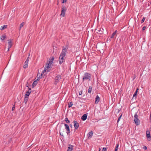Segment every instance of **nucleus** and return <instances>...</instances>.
Returning <instances> with one entry per match:
<instances>
[{
    "label": "nucleus",
    "mask_w": 151,
    "mask_h": 151,
    "mask_svg": "<svg viewBox=\"0 0 151 151\" xmlns=\"http://www.w3.org/2000/svg\"><path fill=\"white\" fill-rule=\"evenodd\" d=\"M68 49V47H63L62 51L59 57V64H61L63 62L67 50Z\"/></svg>",
    "instance_id": "nucleus-1"
},
{
    "label": "nucleus",
    "mask_w": 151,
    "mask_h": 151,
    "mask_svg": "<svg viewBox=\"0 0 151 151\" xmlns=\"http://www.w3.org/2000/svg\"><path fill=\"white\" fill-rule=\"evenodd\" d=\"M54 60V58L53 57L51 59H50V61L47 62V64L44 68L47 70V72H49L50 70V69L51 67Z\"/></svg>",
    "instance_id": "nucleus-2"
},
{
    "label": "nucleus",
    "mask_w": 151,
    "mask_h": 151,
    "mask_svg": "<svg viewBox=\"0 0 151 151\" xmlns=\"http://www.w3.org/2000/svg\"><path fill=\"white\" fill-rule=\"evenodd\" d=\"M91 75L87 73H85L83 77V80H91Z\"/></svg>",
    "instance_id": "nucleus-3"
},
{
    "label": "nucleus",
    "mask_w": 151,
    "mask_h": 151,
    "mask_svg": "<svg viewBox=\"0 0 151 151\" xmlns=\"http://www.w3.org/2000/svg\"><path fill=\"white\" fill-rule=\"evenodd\" d=\"M134 121L137 125H138L140 124V121L138 118V115L137 113L135 114L134 115Z\"/></svg>",
    "instance_id": "nucleus-4"
},
{
    "label": "nucleus",
    "mask_w": 151,
    "mask_h": 151,
    "mask_svg": "<svg viewBox=\"0 0 151 151\" xmlns=\"http://www.w3.org/2000/svg\"><path fill=\"white\" fill-rule=\"evenodd\" d=\"M66 8L64 6H62V8L61 10V13L60 16L64 17L65 16V13L66 11Z\"/></svg>",
    "instance_id": "nucleus-5"
},
{
    "label": "nucleus",
    "mask_w": 151,
    "mask_h": 151,
    "mask_svg": "<svg viewBox=\"0 0 151 151\" xmlns=\"http://www.w3.org/2000/svg\"><path fill=\"white\" fill-rule=\"evenodd\" d=\"M65 128L66 131V133L68 134L70 133V129L69 126L67 124H65Z\"/></svg>",
    "instance_id": "nucleus-6"
},
{
    "label": "nucleus",
    "mask_w": 151,
    "mask_h": 151,
    "mask_svg": "<svg viewBox=\"0 0 151 151\" xmlns=\"http://www.w3.org/2000/svg\"><path fill=\"white\" fill-rule=\"evenodd\" d=\"M59 130L60 135L63 136V132L64 131V127L60 126L59 127Z\"/></svg>",
    "instance_id": "nucleus-7"
},
{
    "label": "nucleus",
    "mask_w": 151,
    "mask_h": 151,
    "mask_svg": "<svg viewBox=\"0 0 151 151\" xmlns=\"http://www.w3.org/2000/svg\"><path fill=\"white\" fill-rule=\"evenodd\" d=\"M74 126L75 129H77L79 127L78 123L76 121H74L73 122Z\"/></svg>",
    "instance_id": "nucleus-8"
},
{
    "label": "nucleus",
    "mask_w": 151,
    "mask_h": 151,
    "mask_svg": "<svg viewBox=\"0 0 151 151\" xmlns=\"http://www.w3.org/2000/svg\"><path fill=\"white\" fill-rule=\"evenodd\" d=\"M146 134L147 139L148 141H150L151 139L150 132V131H147L146 132Z\"/></svg>",
    "instance_id": "nucleus-9"
},
{
    "label": "nucleus",
    "mask_w": 151,
    "mask_h": 151,
    "mask_svg": "<svg viewBox=\"0 0 151 151\" xmlns=\"http://www.w3.org/2000/svg\"><path fill=\"white\" fill-rule=\"evenodd\" d=\"M61 79V77L60 76H56L55 78V84H56L58 83L59 80Z\"/></svg>",
    "instance_id": "nucleus-10"
},
{
    "label": "nucleus",
    "mask_w": 151,
    "mask_h": 151,
    "mask_svg": "<svg viewBox=\"0 0 151 151\" xmlns=\"http://www.w3.org/2000/svg\"><path fill=\"white\" fill-rule=\"evenodd\" d=\"M100 100V99L98 95H97L96 96V97L95 99V103L97 104L99 102Z\"/></svg>",
    "instance_id": "nucleus-11"
},
{
    "label": "nucleus",
    "mask_w": 151,
    "mask_h": 151,
    "mask_svg": "<svg viewBox=\"0 0 151 151\" xmlns=\"http://www.w3.org/2000/svg\"><path fill=\"white\" fill-rule=\"evenodd\" d=\"M8 43L9 45L8 51L9 50V49L11 48L12 46V42L11 40H8Z\"/></svg>",
    "instance_id": "nucleus-12"
},
{
    "label": "nucleus",
    "mask_w": 151,
    "mask_h": 151,
    "mask_svg": "<svg viewBox=\"0 0 151 151\" xmlns=\"http://www.w3.org/2000/svg\"><path fill=\"white\" fill-rule=\"evenodd\" d=\"M47 70L46 69V68H44V70L43 71L42 73L41 74V76H42L43 74L44 75V76L45 75L47 74Z\"/></svg>",
    "instance_id": "nucleus-13"
},
{
    "label": "nucleus",
    "mask_w": 151,
    "mask_h": 151,
    "mask_svg": "<svg viewBox=\"0 0 151 151\" xmlns=\"http://www.w3.org/2000/svg\"><path fill=\"white\" fill-rule=\"evenodd\" d=\"M87 118V115L85 114L83 115L82 117H81V119L83 121H85V120Z\"/></svg>",
    "instance_id": "nucleus-14"
},
{
    "label": "nucleus",
    "mask_w": 151,
    "mask_h": 151,
    "mask_svg": "<svg viewBox=\"0 0 151 151\" xmlns=\"http://www.w3.org/2000/svg\"><path fill=\"white\" fill-rule=\"evenodd\" d=\"M1 40L2 41H4L6 39V36L5 35H2L0 37Z\"/></svg>",
    "instance_id": "nucleus-15"
},
{
    "label": "nucleus",
    "mask_w": 151,
    "mask_h": 151,
    "mask_svg": "<svg viewBox=\"0 0 151 151\" xmlns=\"http://www.w3.org/2000/svg\"><path fill=\"white\" fill-rule=\"evenodd\" d=\"M73 146L72 145H69V146L68 147V150L67 151H72L73 150Z\"/></svg>",
    "instance_id": "nucleus-16"
},
{
    "label": "nucleus",
    "mask_w": 151,
    "mask_h": 151,
    "mask_svg": "<svg viewBox=\"0 0 151 151\" xmlns=\"http://www.w3.org/2000/svg\"><path fill=\"white\" fill-rule=\"evenodd\" d=\"M28 62L27 61H25L24 63V65L23 66L24 68L25 69L28 66Z\"/></svg>",
    "instance_id": "nucleus-17"
},
{
    "label": "nucleus",
    "mask_w": 151,
    "mask_h": 151,
    "mask_svg": "<svg viewBox=\"0 0 151 151\" xmlns=\"http://www.w3.org/2000/svg\"><path fill=\"white\" fill-rule=\"evenodd\" d=\"M38 83V82L37 81H34L32 84V87L33 88Z\"/></svg>",
    "instance_id": "nucleus-18"
},
{
    "label": "nucleus",
    "mask_w": 151,
    "mask_h": 151,
    "mask_svg": "<svg viewBox=\"0 0 151 151\" xmlns=\"http://www.w3.org/2000/svg\"><path fill=\"white\" fill-rule=\"evenodd\" d=\"M7 25H3L1 26L0 29L2 30L7 28Z\"/></svg>",
    "instance_id": "nucleus-19"
},
{
    "label": "nucleus",
    "mask_w": 151,
    "mask_h": 151,
    "mask_svg": "<svg viewBox=\"0 0 151 151\" xmlns=\"http://www.w3.org/2000/svg\"><path fill=\"white\" fill-rule=\"evenodd\" d=\"M117 31L116 30L114 32H113L111 36V38H113L114 37V36L115 35Z\"/></svg>",
    "instance_id": "nucleus-20"
},
{
    "label": "nucleus",
    "mask_w": 151,
    "mask_h": 151,
    "mask_svg": "<svg viewBox=\"0 0 151 151\" xmlns=\"http://www.w3.org/2000/svg\"><path fill=\"white\" fill-rule=\"evenodd\" d=\"M31 93V91H27L26 92V94H25V96L26 97H29V96L30 93Z\"/></svg>",
    "instance_id": "nucleus-21"
},
{
    "label": "nucleus",
    "mask_w": 151,
    "mask_h": 151,
    "mask_svg": "<svg viewBox=\"0 0 151 151\" xmlns=\"http://www.w3.org/2000/svg\"><path fill=\"white\" fill-rule=\"evenodd\" d=\"M28 98L29 97H26L25 96L24 101L25 104L27 103V101H28Z\"/></svg>",
    "instance_id": "nucleus-22"
},
{
    "label": "nucleus",
    "mask_w": 151,
    "mask_h": 151,
    "mask_svg": "<svg viewBox=\"0 0 151 151\" xmlns=\"http://www.w3.org/2000/svg\"><path fill=\"white\" fill-rule=\"evenodd\" d=\"M92 91V87L91 86H89V87L88 89V92L89 93H91Z\"/></svg>",
    "instance_id": "nucleus-23"
},
{
    "label": "nucleus",
    "mask_w": 151,
    "mask_h": 151,
    "mask_svg": "<svg viewBox=\"0 0 151 151\" xmlns=\"http://www.w3.org/2000/svg\"><path fill=\"white\" fill-rule=\"evenodd\" d=\"M93 132L92 131H91L88 134V137H91V136H92V135H93Z\"/></svg>",
    "instance_id": "nucleus-24"
},
{
    "label": "nucleus",
    "mask_w": 151,
    "mask_h": 151,
    "mask_svg": "<svg viewBox=\"0 0 151 151\" xmlns=\"http://www.w3.org/2000/svg\"><path fill=\"white\" fill-rule=\"evenodd\" d=\"M24 24V22H22L20 24V28L19 29V30L21 29V28L23 26Z\"/></svg>",
    "instance_id": "nucleus-25"
},
{
    "label": "nucleus",
    "mask_w": 151,
    "mask_h": 151,
    "mask_svg": "<svg viewBox=\"0 0 151 151\" xmlns=\"http://www.w3.org/2000/svg\"><path fill=\"white\" fill-rule=\"evenodd\" d=\"M65 121L67 123H70V121L69 120H68V118L67 117L65 118Z\"/></svg>",
    "instance_id": "nucleus-26"
},
{
    "label": "nucleus",
    "mask_w": 151,
    "mask_h": 151,
    "mask_svg": "<svg viewBox=\"0 0 151 151\" xmlns=\"http://www.w3.org/2000/svg\"><path fill=\"white\" fill-rule=\"evenodd\" d=\"M73 103L72 102H71L69 103L68 104V107L70 108L73 105Z\"/></svg>",
    "instance_id": "nucleus-27"
},
{
    "label": "nucleus",
    "mask_w": 151,
    "mask_h": 151,
    "mask_svg": "<svg viewBox=\"0 0 151 151\" xmlns=\"http://www.w3.org/2000/svg\"><path fill=\"white\" fill-rule=\"evenodd\" d=\"M119 146V144H117L116 145V146L115 148V151H117V150H118Z\"/></svg>",
    "instance_id": "nucleus-28"
},
{
    "label": "nucleus",
    "mask_w": 151,
    "mask_h": 151,
    "mask_svg": "<svg viewBox=\"0 0 151 151\" xmlns=\"http://www.w3.org/2000/svg\"><path fill=\"white\" fill-rule=\"evenodd\" d=\"M137 90L138 89H137L136 91H135L134 93L133 94V97H134L135 96H136L137 95Z\"/></svg>",
    "instance_id": "nucleus-29"
},
{
    "label": "nucleus",
    "mask_w": 151,
    "mask_h": 151,
    "mask_svg": "<svg viewBox=\"0 0 151 151\" xmlns=\"http://www.w3.org/2000/svg\"><path fill=\"white\" fill-rule=\"evenodd\" d=\"M122 114H121L120 116L118 118V120H117V122H119V121H120V120L122 116Z\"/></svg>",
    "instance_id": "nucleus-30"
},
{
    "label": "nucleus",
    "mask_w": 151,
    "mask_h": 151,
    "mask_svg": "<svg viewBox=\"0 0 151 151\" xmlns=\"http://www.w3.org/2000/svg\"><path fill=\"white\" fill-rule=\"evenodd\" d=\"M145 17H143V18L142 19V21H141V23H143L145 21Z\"/></svg>",
    "instance_id": "nucleus-31"
},
{
    "label": "nucleus",
    "mask_w": 151,
    "mask_h": 151,
    "mask_svg": "<svg viewBox=\"0 0 151 151\" xmlns=\"http://www.w3.org/2000/svg\"><path fill=\"white\" fill-rule=\"evenodd\" d=\"M15 105H14L13 106V107L12 108V110H14V109H15Z\"/></svg>",
    "instance_id": "nucleus-32"
},
{
    "label": "nucleus",
    "mask_w": 151,
    "mask_h": 151,
    "mask_svg": "<svg viewBox=\"0 0 151 151\" xmlns=\"http://www.w3.org/2000/svg\"><path fill=\"white\" fill-rule=\"evenodd\" d=\"M29 59V56H28V57L27 58L26 61H27V62H28Z\"/></svg>",
    "instance_id": "nucleus-33"
},
{
    "label": "nucleus",
    "mask_w": 151,
    "mask_h": 151,
    "mask_svg": "<svg viewBox=\"0 0 151 151\" xmlns=\"http://www.w3.org/2000/svg\"><path fill=\"white\" fill-rule=\"evenodd\" d=\"M98 31L99 32V33L100 34H101L103 33L102 31H101L100 30H98Z\"/></svg>",
    "instance_id": "nucleus-34"
},
{
    "label": "nucleus",
    "mask_w": 151,
    "mask_h": 151,
    "mask_svg": "<svg viewBox=\"0 0 151 151\" xmlns=\"http://www.w3.org/2000/svg\"><path fill=\"white\" fill-rule=\"evenodd\" d=\"M146 28V26H144L142 28L143 30H145Z\"/></svg>",
    "instance_id": "nucleus-35"
},
{
    "label": "nucleus",
    "mask_w": 151,
    "mask_h": 151,
    "mask_svg": "<svg viewBox=\"0 0 151 151\" xmlns=\"http://www.w3.org/2000/svg\"><path fill=\"white\" fill-rule=\"evenodd\" d=\"M102 151H106V148L103 147V148Z\"/></svg>",
    "instance_id": "nucleus-36"
},
{
    "label": "nucleus",
    "mask_w": 151,
    "mask_h": 151,
    "mask_svg": "<svg viewBox=\"0 0 151 151\" xmlns=\"http://www.w3.org/2000/svg\"><path fill=\"white\" fill-rule=\"evenodd\" d=\"M82 93V91H80L79 92V95H81Z\"/></svg>",
    "instance_id": "nucleus-37"
},
{
    "label": "nucleus",
    "mask_w": 151,
    "mask_h": 151,
    "mask_svg": "<svg viewBox=\"0 0 151 151\" xmlns=\"http://www.w3.org/2000/svg\"><path fill=\"white\" fill-rule=\"evenodd\" d=\"M143 148L145 150H146L147 149V147L146 146H144L143 147Z\"/></svg>",
    "instance_id": "nucleus-38"
},
{
    "label": "nucleus",
    "mask_w": 151,
    "mask_h": 151,
    "mask_svg": "<svg viewBox=\"0 0 151 151\" xmlns=\"http://www.w3.org/2000/svg\"><path fill=\"white\" fill-rule=\"evenodd\" d=\"M67 0H63L62 3H64L66 2Z\"/></svg>",
    "instance_id": "nucleus-39"
},
{
    "label": "nucleus",
    "mask_w": 151,
    "mask_h": 151,
    "mask_svg": "<svg viewBox=\"0 0 151 151\" xmlns=\"http://www.w3.org/2000/svg\"><path fill=\"white\" fill-rule=\"evenodd\" d=\"M40 79V77H38L37 79L35 81H37L38 82V81Z\"/></svg>",
    "instance_id": "nucleus-40"
},
{
    "label": "nucleus",
    "mask_w": 151,
    "mask_h": 151,
    "mask_svg": "<svg viewBox=\"0 0 151 151\" xmlns=\"http://www.w3.org/2000/svg\"><path fill=\"white\" fill-rule=\"evenodd\" d=\"M104 30L102 28L100 30L101 31H103Z\"/></svg>",
    "instance_id": "nucleus-41"
},
{
    "label": "nucleus",
    "mask_w": 151,
    "mask_h": 151,
    "mask_svg": "<svg viewBox=\"0 0 151 151\" xmlns=\"http://www.w3.org/2000/svg\"><path fill=\"white\" fill-rule=\"evenodd\" d=\"M70 126L71 127H72V125L71 124H70Z\"/></svg>",
    "instance_id": "nucleus-42"
},
{
    "label": "nucleus",
    "mask_w": 151,
    "mask_h": 151,
    "mask_svg": "<svg viewBox=\"0 0 151 151\" xmlns=\"http://www.w3.org/2000/svg\"><path fill=\"white\" fill-rule=\"evenodd\" d=\"M29 90H31V89L30 88H29Z\"/></svg>",
    "instance_id": "nucleus-43"
},
{
    "label": "nucleus",
    "mask_w": 151,
    "mask_h": 151,
    "mask_svg": "<svg viewBox=\"0 0 151 151\" xmlns=\"http://www.w3.org/2000/svg\"><path fill=\"white\" fill-rule=\"evenodd\" d=\"M150 120H151V116H150Z\"/></svg>",
    "instance_id": "nucleus-44"
},
{
    "label": "nucleus",
    "mask_w": 151,
    "mask_h": 151,
    "mask_svg": "<svg viewBox=\"0 0 151 151\" xmlns=\"http://www.w3.org/2000/svg\"><path fill=\"white\" fill-rule=\"evenodd\" d=\"M30 56V53H29V56Z\"/></svg>",
    "instance_id": "nucleus-45"
},
{
    "label": "nucleus",
    "mask_w": 151,
    "mask_h": 151,
    "mask_svg": "<svg viewBox=\"0 0 151 151\" xmlns=\"http://www.w3.org/2000/svg\"><path fill=\"white\" fill-rule=\"evenodd\" d=\"M26 86H27V87H28V85L27 86V84Z\"/></svg>",
    "instance_id": "nucleus-46"
},
{
    "label": "nucleus",
    "mask_w": 151,
    "mask_h": 151,
    "mask_svg": "<svg viewBox=\"0 0 151 151\" xmlns=\"http://www.w3.org/2000/svg\"><path fill=\"white\" fill-rule=\"evenodd\" d=\"M150 4L151 5V1L150 2Z\"/></svg>",
    "instance_id": "nucleus-47"
},
{
    "label": "nucleus",
    "mask_w": 151,
    "mask_h": 151,
    "mask_svg": "<svg viewBox=\"0 0 151 151\" xmlns=\"http://www.w3.org/2000/svg\"><path fill=\"white\" fill-rule=\"evenodd\" d=\"M150 116H151V114H150Z\"/></svg>",
    "instance_id": "nucleus-48"
},
{
    "label": "nucleus",
    "mask_w": 151,
    "mask_h": 151,
    "mask_svg": "<svg viewBox=\"0 0 151 151\" xmlns=\"http://www.w3.org/2000/svg\"><path fill=\"white\" fill-rule=\"evenodd\" d=\"M99 151H100V150H99Z\"/></svg>",
    "instance_id": "nucleus-49"
}]
</instances>
